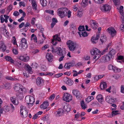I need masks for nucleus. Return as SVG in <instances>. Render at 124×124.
I'll use <instances>...</instances> for the list:
<instances>
[{"mask_svg":"<svg viewBox=\"0 0 124 124\" xmlns=\"http://www.w3.org/2000/svg\"><path fill=\"white\" fill-rule=\"evenodd\" d=\"M6 79L10 80L16 81L18 80V79L16 78H13L12 77L9 76H7L6 77Z\"/></svg>","mask_w":124,"mask_h":124,"instance_id":"36","label":"nucleus"},{"mask_svg":"<svg viewBox=\"0 0 124 124\" xmlns=\"http://www.w3.org/2000/svg\"><path fill=\"white\" fill-rule=\"evenodd\" d=\"M12 51L13 53L15 54H18L17 50L14 47L13 48Z\"/></svg>","mask_w":124,"mask_h":124,"instance_id":"53","label":"nucleus"},{"mask_svg":"<svg viewBox=\"0 0 124 124\" xmlns=\"http://www.w3.org/2000/svg\"><path fill=\"white\" fill-rule=\"evenodd\" d=\"M52 51L54 54L56 53L61 56L59 60V61L60 62L63 60L66 54V51L62 49L60 47H52Z\"/></svg>","mask_w":124,"mask_h":124,"instance_id":"2","label":"nucleus"},{"mask_svg":"<svg viewBox=\"0 0 124 124\" xmlns=\"http://www.w3.org/2000/svg\"><path fill=\"white\" fill-rule=\"evenodd\" d=\"M49 105L48 102L47 101H44L40 106V107L43 109L46 108Z\"/></svg>","mask_w":124,"mask_h":124,"instance_id":"20","label":"nucleus"},{"mask_svg":"<svg viewBox=\"0 0 124 124\" xmlns=\"http://www.w3.org/2000/svg\"><path fill=\"white\" fill-rule=\"evenodd\" d=\"M90 27L94 30H96L98 26L96 22L94 20H91L90 21Z\"/></svg>","mask_w":124,"mask_h":124,"instance_id":"12","label":"nucleus"},{"mask_svg":"<svg viewBox=\"0 0 124 124\" xmlns=\"http://www.w3.org/2000/svg\"><path fill=\"white\" fill-rule=\"evenodd\" d=\"M105 100L106 101L111 104L114 103L115 101V100L114 99L109 96L106 97Z\"/></svg>","mask_w":124,"mask_h":124,"instance_id":"19","label":"nucleus"},{"mask_svg":"<svg viewBox=\"0 0 124 124\" xmlns=\"http://www.w3.org/2000/svg\"><path fill=\"white\" fill-rule=\"evenodd\" d=\"M113 0L115 5H117L119 4V0Z\"/></svg>","mask_w":124,"mask_h":124,"instance_id":"56","label":"nucleus"},{"mask_svg":"<svg viewBox=\"0 0 124 124\" xmlns=\"http://www.w3.org/2000/svg\"><path fill=\"white\" fill-rule=\"evenodd\" d=\"M62 74V73H58V74H56L53 77V78H58L61 76Z\"/></svg>","mask_w":124,"mask_h":124,"instance_id":"51","label":"nucleus"},{"mask_svg":"<svg viewBox=\"0 0 124 124\" xmlns=\"http://www.w3.org/2000/svg\"><path fill=\"white\" fill-rule=\"evenodd\" d=\"M83 10L82 9H81L80 10H78L77 14V16L79 17H81L83 16Z\"/></svg>","mask_w":124,"mask_h":124,"instance_id":"35","label":"nucleus"},{"mask_svg":"<svg viewBox=\"0 0 124 124\" xmlns=\"http://www.w3.org/2000/svg\"><path fill=\"white\" fill-rule=\"evenodd\" d=\"M96 4H101L103 3L104 0H93Z\"/></svg>","mask_w":124,"mask_h":124,"instance_id":"42","label":"nucleus"},{"mask_svg":"<svg viewBox=\"0 0 124 124\" xmlns=\"http://www.w3.org/2000/svg\"><path fill=\"white\" fill-rule=\"evenodd\" d=\"M55 96V95L54 94H53L51 95L49 98V99L50 100L53 99Z\"/></svg>","mask_w":124,"mask_h":124,"instance_id":"61","label":"nucleus"},{"mask_svg":"<svg viewBox=\"0 0 124 124\" xmlns=\"http://www.w3.org/2000/svg\"><path fill=\"white\" fill-rule=\"evenodd\" d=\"M62 109H60L56 111L54 114L57 117H59L60 116V114L62 113Z\"/></svg>","mask_w":124,"mask_h":124,"instance_id":"32","label":"nucleus"},{"mask_svg":"<svg viewBox=\"0 0 124 124\" xmlns=\"http://www.w3.org/2000/svg\"><path fill=\"white\" fill-rule=\"evenodd\" d=\"M10 99L11 101L14 105H16L18 104V101H17L16 102V99L15 97L13 96L11 97L10 98Z\"/></svg>","mask_w":124,"mask_h":124,"instance_id":"30","label":"nucleus"},{"mask_svg":"<svg viewBox=\"0 0 124 124\" xmlns=\"http://www.w3.org/2000/svg\"><path fill=\"white\" fill-rule=\"evenodd\" d=\"M65 83L69 86L72 85L73 83V81L70 78H68L67 77L65 78Z\"/></svg>","mask_w":124,"mask_h":124,"instance_id":"22","label":"nucleus"},{"mask_svg":"<svg viewBox=\"0 0 124 124\" xmlns=\"http://www.w3.org/2000/svg\"><path fill=\"white\" fill-rule=\"evenodd\" d=\"M41 4L43 7L46 6L47 4V2L46 0H40Z\"/></svg>","mask_w":124,"mask_h":124,"instance_id":"38","label":"nucleus"},{"mask_svg":"<svg viewBox=\"0 0 124 124\" xmlns=\"http://www.w3.org/2000/svg\"><path fill=\"white\" fill-rule=\"evenodd\" d=\"M118 111H113L112 112V117L114 116L113 115H115L118 114Z\"/></svg>","mask_w":124,"mask_h":124,"instance_id":"57","label":"nucleus"},{"mask_svg":"<svg viewBox=\"0 0 124 124\" xmlns=\"http://www.w3.org/2000/svg\"><path fill=\"white\" fill-rule=\"evenodd\" d=\"M64 109L67 112L70 111L71 108L69 104L66 105L63 107Z\"/></svg>","mask_w":124,"mask_h":124,"instance_id":"33","label":"nucleus"},{"mask_svg":"<svg viewBox=\"0 0 124 124\" xmlns=\"http://www.w3.org/2000/svg\"><path fill=\"white\" fill-rule=\"evenodd\" d=\"M118 59L119 60H121L122 61L124 62V59L123 56L120 55L118 57Z\"/></svg>","mask_w":124,"mask_h":124,"instance_id":"58","label":"nucleus"},{"mask_svg":"<svg viewBox=\"0 0 124 124\" xmlns=\"http://www.w3.org/2000/svg\"><path fill=\"white\" fill-rule=\"evenodd\" d=\"M78 6V5L77 4L73 6V11H76L77 10Z\"/></svg>","mask_w":124,"mask_h":124,"instance_id":"59","label":"nucleus"},{"mask_svg":"<svg viewBox=\"0 0 124 124\" xmlns=\"http://www.w3.org/2000/svg\"><path fill=\"white\" fill-rule=\"evenodd\" d=\"M88 0H82L81 4L84 5H86L88 2Z\"/></svg>","mask_w":124,"mask_h":124,"instance_id":"62","label":"nucleus"},{"mask_svg":"<svg viewBox=\"0 0 124 124\" xmlns=\"http://www.w3.org/2000/svg\"><path fill=\"white\" fill-rule=\"evenodd\" d=\"M2 86L5 89H10L11 88L10 84L8 82L3 84Z\"/></svg>","mask_w":124,"mask_h":124,"instance_id":"25","label":"nucleus"},{"mask_svg":"<svg viewBox=\"0 0 124 124\" xmlns=\"http://www.w3.org/2000/svg\"><path fill=\"white\" fill-rule=\"evenodd\" d=\"M45 12L47 13L53 15H54V11L53 10H45Z\"/></svg>","mask_w":124,"mask_h":124,"instance_id":"48","label":"nucleus"},{"mask_svg":"<svg viewBox=\"0 0 124 124\" xmlns=\"http://www.w3.org/2000/svg\"><path fill=\"white\" fill-rule=\"evenodd\" d=\"M40 69L42 71H46L47 70V68L44 65H42L40 67Z\"/></svg>","mask_w":124,"mask_h":124,"instance_id":"45","label":"nucleus"},{"mask_svg":"<svg viewBox=\"0 0 124 124\" xmlns=\"http://www.w3.org/2000/svg\"><path fill=\"white\" fill-rule=\"evenodd\" d=\"M111 57L110 54H108L104 55L102 57V59L104 62H107L110 60Z\"/></svg>","mask_w":124,"mask_h":124,"instance_id":"15","label":"nucleus"},{"mask_svg":"<svg viewBox=\"0 0 124 124\" xmlns=\"http://www.w3.org/2000/svg\"><path fill=\"white\" fill-rule=\"evenodd\" d=\"M115 70H114V72L115 73H119L121 72V69L119 68H117L116 66L115 67Z\"/></svg>","mask_w":124,"mask_h":124,"instance_id":"46","label":"nucleus"},{"mask_svg":"<svg viewBox=\"0 0 124 124\" xmlns=\"http://www.w3.org/2000/svg\"><path fill=\"white\" fill-rule=\"evenodd\" d=\"M121 88V92L124 93V85H122Z\"/></svg>","mask_w":124,"mask_h":124,"instance_id":"63","label":"nucleus"},{"mask_svg":"<svg viewBox=\"0 0 124 124\" xmlns=\"http://www.w3.org/2000/svg\"><path fill=\"white\" fill-rule=\"evenodd\" d=\"M14 88V90L17 92L16 94V95L18 97H22L23 96V93H25L26 91V88L19 84H15Z\"/></svg>","mask_w":124,"mask_h":124,"instance_id":"1","label":"nucleus"},{"mask_svg":"<svg viewBox=\"0 0 124 124\" xmlns=\"http://www.w3.org/2000/svg\"><path fill=\"white\" fill-rule=\"evenodd\" d=\"M5 59L7 61L10 62L11 63H13L14 60L10 56H6L5 57Z\"/></svg>","mask_w":124,"mask_h":124,"instance_id":"28","label":"nucleus"},{"mask_svg":"<svg viewBox=\"0 0 124 124\" xmlns=\"http://www.w3.org/2000/svg\"><path fill=\"white\" fill-rule=\"evenodd\" d=\"M66 44L70 50L73 51L75 50L76 47V43L73 41L70 40H68Z\"/></svg>","mask_w":124,"mask_h":124,"instance_id":"6","label":"nucleus"},{"mask_svg":"<svg viewBox=\"0 0 124 124\" xmlns=\"http://www.w3.org/2000/svg\"><path fill=\"white\" fill-rule=\"evenodd\" d=\"M19 14V13L18 11H16L14 12L13 15L15 16H18Z\"/></svg>","mask_w":124,"mask_h":124,"instance_id":"64","label":"nucleus"},{"mask_svg":"<svg viewBox=\"0 0 124 124\" xmlns=\"http://www.w3.org/2000/svg\"><path fill=\"white\" fill-rule=\"evenodd\" d=\"M72 93L73 95L75 96L78 99L80 100L82 98V95L81 94L80 92L77 90H73Z\"/></svg>","mask_w":124,"mask_h":124,"instance_id":"13","label":"nucleus"},{"mask_svg":"<svg viewBox=\"0 0 124 124\" xmlns=\"http://www.w3.org/2000/svg\"><path fill=\"white\" fill-rule=\"evenodd\" d=\"M61 41V38L58 35H55L53 36V39L51 43L54 45H55L57 43V41L60 42Z\"/></svg>","mask_w":124,"mask_h":124,"instance_id":"10","label":"nucleus"},{"mask_svg":"<svg viewBox=\"0 0 124 124\" xmlns=\"http://www.w3.org/2000/svg\"><path fill=\"white\" fill-rule=\"evenodd\" d=\"M116 53V51L114 49H112L109 52V53L108 54H110L111 56L113 55H114Z\"/></svg>","mask_w":124,"mask_h":124,"instance_id":"49","label":"nucleus"},{"mask_svg":"<svg viewBox=\"0 0 124 124\" xmlns=\"http://www.w3.org/2000/svg\"><path fill=\"white\" fill-rule=\"evenodd\" d=\"M111 7L109 5L105 4L101 8V9L102 11H109L111 9Z\"/></svg>","mask_w":124,"mask_h":124,"instance_id":"14","label":"nucleus"},{"mask_svg":"<svg viewBox=\"0 0 124 124\" xmlns=\"http://www.w3.org/2000/svg\"><path fill=\"white\" fill-rule=\"evenodd\" d=\"M91 54L94 56L93 59H95L97 58V59H99L101 55V52L99 50L96 48H94L91 52Z\"/></svg>","mask_w":124,"mask_h":124,"instance_id":"4","label":"nucleus"},{"mask_svg":"<svg viewBox=\"0 0 124 124\" xmlns=\"http://www.w3.org/2000/svg\"><path fill=\"white\" fill-rule=\"evenodd\" d=\"M72 96L71 94L68 93L64 94L63 97V100L64 101L69 102L72 100Z\"/></svg>","mask_w":124,"mask_h":124,"instance_id":"8","label":"nucleus"},{"mask_svg":"<svg viewBox=\"0 0 124 124\" xmlns=\"http://www.w3.org/2000/svg\"><path fill=\"white\" fill-rule=\"evenodd\" d=\"M25 101L27 104H31L35 101V99L32 96H27L25 98Z\"/></svg>","mask_w":124,"mask_h":124,"instance_id":"7","label":"nucleus"},{"mask_svg":"<svg viewBox=\"0 0 124 124\" xmlns=\"http://www.w3.org/2000/svg\"><path fill=\"white\" fill-rule=\"evenodd\" d=\"M96 98L100 103H102L104 99L103 97L101 94H99L96 96Z\"/></svg>","mask_w":124,"mask_h":124,"instance_id":"23","label":"nucleus"},{"mask_svg":"<svg viewBox=\"0 0 124 124\" xmlns=\"http://www.w3.org/2000/svg\"><path fill=\"white\" fill-rule=\"evenodd\" d=\"M28 46L27 43H20L19 47H21V49H24L27 48Z\"/></svg>","mask_w":124,"mask_h":124,"instance_id":"27","label":"nucleus"},{"mask_svg":"<svg viewBox=\"0 0 124 124\" xmlns=\"http://www.w3.org/2000/svg\"><path fill=\"white\" fill-rule=\"evenodd\" d=\"M20 114L22 117L24 118H26L28 115V111L24 106H20Z\"/></svg>","mask_w":124,"mask_h":124,"instance_id":"5","label":"nucleus"},{"mask_svg":"<svg viewBox=\"0 0 124 124\" xmlns=\"http://www.w3.org/2000/svg\"><path fill=\"white\" fill-rule=\"evenodd\" d=\"M99 38V34H97L96 35L93 37L91 39V41L93 44L96 43L97 41L98 40Z\"/></svg>","mask_w":124,"mask_h":124,"instance_id":"17","label":"nucleus"},{"mask_svg":"<svg viewBox=\"0 0 124 124\" xmlns=\"http://www.w3.org/2000/svg\"><path fill=\"white\" fill-rule=\"evenodd\" d=\"M107 31L112 37L116 34V30L113 27H109L107 29Z\"/></svg>","mask_w":124,"mask_h":124,"instance_id":"11","label":"nucleus"},{"mask_svg":"<svg viewBox=\"0 0 124 124\" xmlns=\"http://www.w3.org/2000/svg\"><path fill=\"white\" fill-rule=\"evenodd\" d=\"M27 43L26 39L24 38H22L20 41V43Z\"/></svg>","mask_w":124,"mask_h":124,"instance_id":"50","label":"nucleus"},{"mask_svg":"<svg viewBox=\"0 0 124 124\" xmlns=\"http://www.w3.org/2000/svg\"><path fill=\"white\" fill-rule=\"evenodd\" d=\"M113 66L114 65L111 64L108 65V69L109 70H111L113 68Z\"/></svg>","mask_w":124,"mask_h":124,"instance_id":"52","label":"nucleus"},{"mask_svg":"<svg viewBox=\"0 0 124 124\" xmlns=\"http://www.w3.org/2000/svg\"><path fill=\"white\" fill-rule=\"evenodd\" d=\"M78 29L79 31L78 32H81L85 30L84 26H79L78 27Z\"/></svg>","mask_w":124,"mask_h":124,"instance_id":"43","label":"nucleus"},{"mask_svg":"<svg viewBox=\"0 0 124 124\" xmlns=\"http://www.w3.org/2000/svg\"><path fill=\"white\" fill-rule=\"evenodd\" d=\"M78 33L80 37H81V35H82L83 37L87 36L88 35L87 33L85 30L81 32H78Z\"/></svg>","mask_w":124,"mask_h":124,"instance_id":"29","label":"nucleus"},{"mask_svg":"<svg viewBox=\"0 0 124 124\" xmlns=\"http://www.w3.org/2000/svg\"><path fill=\"white\" fill-rule=\"evenodd\" d=\"M36 21V20L35 18L33 17L32 18L31 20V23L32 25H34L35 24V23Z\"/></svg>","mask_w":124,"mask_h":124,"instance_id":"55","label":"nucleus"},{"mask_svg":"<svg viewBox=\"0 0 124 124\" xmlns=\"http://www.w3.org/2000/svg\"><path fill=\"white\" fill-rule=\"evenodd\" d=\"M6 46L5 44L2 42L0 43V49L1 51L4 52L6 50Z\"/></svg>","mask_w":124,"mask_h":124,"instance_id":"24","label":"nucleus"},{"mask_svg":"<svg viewBox=\"0 0 124 124\" xmlns=\"http://www.w3.org/2000/svg\"><path fill=\"white\" fill-rule=\"evenodd\" d=\"M58 15L61 18L67 15L68 9L66 7H62L59 8L58 9Z\"/></svg>","mask_w":124,"mask_h":124,"instance_id":"3","label":"nucleus"},{"mask_svg":"<svg viewBox=\"0 0 124 124\" xmlns=\"http://www.w3.org/2000/svg\"><path fill=\"white\" fill-rule=\"evenodd\" d=\"M25 69L27 71L28 73L32 74L33 72L32 70V69L30 66L28 64H25Z\"/></svg>","mask_w":124,"mask_h":124,"instance_id":"21","label":"nucleus"},{"mask_svg":"<svg viewBox=\"0 0 124 124\" xmlns=\"http://www.w3.org/2000/svg\"><path fill=\"white\" fill-rule=\"evenodd\" d=\"M107 40L106 37L104 35H102L100 39V40L101 41L102 43L106 42Z\"/></svg>","mask_w":124,"mask_h":124,"instance_id":"31","label":"nucleus"},{"mask_svg":"<svg viewBox=\"0 0 124 124\" xmlns=\"http://www.w3.org/2000/svg\"><path fill=\"white\" fill-rule=\"evenodd\" d=\"M32 39L34 40V41L36 43L37 42V38L36 35H35L34 34H32L31 36V40H32Z\"/></svg>","mask_w":124,"mask_h":124,"instance_id":"39","label":"nucleus"},{"mask_svg":"<svg viewBox=\"0 0 124 124\" xmlns=\"http://www.w3.org/2000/svg\"><path fill=\"white\" fill-rule=\"evenodd\" d=\"M12 38L13 39L12 40V42L13 43V45H15V44H16V39L15 36L13 37Z\"/></svg>","mask_w":124,"mask_h":124,"instance_id":"47","label":"nucleus"},{"mask_svg":"<svg viewBox=\"0 0 124 124\" xmlns=\"http://www.w3.org/2000/svg\"><path fill=\"white\" fill-rule=\"evenodd\" d=\"M123 6H121L119 8V12L120 14L121 15H123L124 13L123 12Z\"/></svg>","mask_w":124,"mask_h":124,"instance_id":"44","label":"nucleus"},{"mask_svg":"<svg viewBox=\"0 0 124 124\" xmlns=\"http://www.w3.org/2000/svg\"><path fill=\"white\" fill-rule=\"evenodd\" d=\"M107 86V84L105 82H101L100 85V88L101 90L105 89Z\"/></svg>","mask_w":124,"mask_h":124,"instance_id":"26","label":"nucleus"},{"mask_svg":"<svg viewBox=\"0 0 124 124\" xmlns=\"http://www.w3.org/2000/svg\"><path fill=\"white\" fill-rule=\"evenodd\" d=\"M10 107L8 106H4L3 108V111L5 112H8L9 110Z\"/></svg>","mask_w":124,"mask_h":124,"instance_id":"40","label":"nucleus"},{"mask_svg":"<svg viewBox=\"0 0 124 124\" xmlns=\"http://www.w3.org/2000/svg\"><path fill=\"white\" fill-rule=\"evenodd\" d=\"M29 60V57L28 56H24L23 61L25 62H27Z\"/></svg>","mask_w":124,"mask_h":124,"instance_id":"54","label":"nucleus"},{"mask_svg":"<svg viewBox=\"0 0 124 124\" xmlns=\"http://www.w3.org/2000/svg\"><path fill=\"white\" fill-rule=\"evenodd\" d=\"M46 57L49 62H52L53 60V56L51 53H48L47 54Z\"/></svg>","mask_w":124,"mask_h":124,"instance_id":"18","label":"nucleus"},{"mask_svg":"<svg viewBox=\"0 0 124 124\" xmlns=\"http://www.w3.org/2000/svg\"><path fill=\"white\" fill-rule=\"evenodd\" d=\"M81 106L83 109H85L87 108V106L85 104L84 101H82L81 102Z\"/></svg>","mask_w":124,"mask_h":124,"instance_id":"41","label":"nucleus"},{"mask_svg":"<svg viewBox=\"0 0 124 124\" xmlns=\"http://www.w3.org/2000/svg\"><path fill=\"white\" fill-rule=\"evenodd\" d=\"M122 16L121 17V21L122 22V25H123V24H124V14L123 15H122Z\"/></svg>","mask_w":124,"mask_h":124,"instance_id":"60","label":"nucleus"},{"mask_svg":"<svg viewBox=\"0 0 124 124\" xmlns=\"http://www.w3.org/2000/svg\"><path fill=\"white\" fill-rule=\"evenodd\" d=\"M94 97L92 96H89L85 99V101L88 103L91 101L92 100L94 99Z\"/></svg>","mask_w":124,"mask_h":124,"instance_id":"37","label":"nucleus"},{"mask_svg":"<svg viewBox=\"0 0 124 124\" xmlns=\"http://www.w3.org/2000/svg\"><path fill=\"white\" fill-rule=\"evenodd\" d=\"M75 64V63L73 62L67 63H65L64 66V67L66 69H69L71 67L74 66Z\"/></svg>","mask_w":124,"mask_h":124,"instance_id":"16","label":"nucleus"},{"mask_svg":"<svg viewBox=\"0 0 124 124\" xmlns=\"http://www.w3.org/2000/svg\"><path fill=\"white\" fill-rule=\"evenodd\" d=\"M31 4L32 8L35 11L37 9V8L36 2L32 0L31 2Z\"/></svg>","mask_w":124,"mask_h":124,"instance_id":"34","label":"nucleus"},{"mask_svg":"<svg viewBox=\"0 0 124 124\" xmlns=\"http://www.w3.org/2000/svg\"><path fill=\"white\" fill-rule=\"evenodd\" d=\"M44 84V80L41 78L38 77L36 79V84L38 87H40L43 86Z\"/></svg>","mask_w":124,"mask_h":124,"instance_id":"9","label":"nucleus"}]
</instances>
